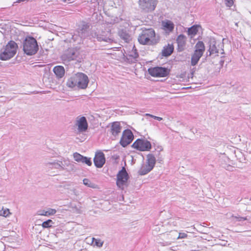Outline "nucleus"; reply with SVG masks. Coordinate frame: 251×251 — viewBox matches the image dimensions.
Returning <instances> with one entry per match:
<instances>
[{
	"label": "nucleus",
	"instance_id": "6",
	"mask_svg": "<svg viewBox=\"0 0 251 251\" xmlns=\"http://www.w3.org/2000/svg\"><path fill=\"white\" fill-rule=\"evenodd\" d=\"M92 38H96L99 41L110 42L112 41L111 33L99 29L91 31L90 35Z\"/></svg>",
	"mask_w": 251,
	"mask_h": 251
},
{
	"label": "nucleus",
	"instance_id": "10",
	"mask_svg": "<svg viewBox=\"0 0 251 251\" xmlns=\"http://www.w3.org/2000/svg\"><path fill=\"white\" fill-rule=\"evenodd\" d=\"M149 74L153 77H165L169 74V70L166 68L156 67L148 69Z\"/></svg>",
	"mask_w": 251,
	"mask_h": 251
},
{
	"label": "nucleus",
	"instance_id": "4",
	"mask_svg": "<svg viewBox=\"0 0 251 251\" xmlns=\"http://www.w3.org/2000/svg\"><path fill=\"white\" fill-rule=\"evenodd\" d=\"M36 40L32 37H26L23 42V50L28 55L35 54L38 50Z\"/></svg>",
	"mask_w": 251,
	"mask_h": 251
},
{
	"label": "nucleus",
	"instance_id": "20",
	"mask_svg": "<svg viewBox=\"0 0 251 251\" xmlns=\"http://www.w3.org/2000/svg\"><path fill=\"white\" fill-rule=\"evenodd\" d=\"M77 56L76 52L74 49H70L67 53L62 55V59L68 61L75 60Z\"/></svg>",
	"mask_w": 251,
	"mask_h": 251
},
{
	"label": "nucleus",
	"instance_id": "12",
	"mask_svg": "<svg viewBox=\"0 0 251 251\" xmlns=\"http://www.w3.org/2000/svg\"><path fill=\"white\" fill-rule=\"evenodd\" d=\"M133 138V134L131 131L129 129H126L123 132L120 144L122 147H126L131 143Z\"/></svg>",
	"mask_w": 251,
	"mask_h": 251
},
{
	"label": "nucleus",
	"instance_id": "8",
	"mask_svg": "<svg viewBox=\"0 0 251 251\" xmlns=\"http://www.w3.org/2000/svg\"><path fill=\"white\" fill-rule=\"evenodd\" d=\"M116 184L118 187L123 190L127 186V181L128 178V174L124 167L117 174Z\"/></svg>",
	"mask_w": 251,
	"mask_h": 251
},
{
	"label": "nucleus",
	"instance_id": "5",
	"mask_svg": "<svg viewBox=\"0 0 251 251\" xmlns=\"http://www.w3.org/2000/svg\"><path fill=\"white\" fill-rule=\"evenodd\" d=\"M205 50V46L202 41H198L195 45V50L191 57L192 66H195L203 55Z\"/></svg>",
	"mask_w": 251,
	"mask_h": 251
},
{
	"label": "nucleus",
	"instance_id": "41",
	"mask_svg": "<svg viewBox=\"0 0 251 251\" xmlns=\"http://www.w3.org/2000/svg\"><path fill=\"white\" fill-rule=\"evenodd\" d=\"M73 39L74 40V41H76L77 40V35H74L73 36V37H72Z\"/></svg>",
	"mask_w": 251,
	"mask_h": 251
},
{
	"label": "nucleus",
	"instance_id": "36",
	"mask_svg": "<svg viewBox=\"0 0 251 251\" xmlns=\"http://www.w3.org/2000/svg\"><path fill=\"white\" fill-rule=\"evenodd\" d=\"M62 161V170H64L65 169L66 167H69L70 166H71L72 164L70 163V161L69 160H63Z\"/></svg>",
	"mask_w": 251,
	"mask_h": 251
},
{
	"label": "nucleus",
	"instance_id": "43",
	"mask_svg": "<svg viewBox=\"0 0 251 251\" xmlns=\"http://www.w3.org/2000/svg\"><path fill=\"white\" fill-rule=\"evenodd\" d=\"M145 115H146V116H149V117H151V118H152V116H153L152 115H151V114H148V113L146 114Z\"/></svg>",
	"mask_w": 251,
	"mask_h": 251
},
{
	"label": "nucleus",
	"instance_id": "34",
	"mask_svg": "<svg viewBox=\"0 0 251 251\" xmlns=\"http://www.w3.org/2000/svg\"><path fill=\"white\" fill-rule=\"evenodd\" d=\"M73 156L75 160L78 162H81L83 157V156L77 152L74 153L73 154Z\"/></svg>",
	"mask_w": 251,
	"mask_h": 251
},
{
	"label": "nucleus",
	"instance_id": "27",
	"mask_svg": "<svg viewBox=\"0 0 251 251\" xmlns=\"http://www.w3.org/2000/svg\"><path fill=\"white\" fill-rule=\"evenodd\" d=\"M119 36L126 42H128L130 40V35L123 30H121L119 32Z\"/></svg>",
	"mask_w": 251,
	"mask_h": 251
},
{
	"label": "nucleus",
	"instance_id": "42",
	"mask_svg": "<svg viewBox=\"0 0 251 251\" xmlns=\"http://www.w3.org/2000/svg\"><path fill=\"white\" fill-rule=\"evenodd\" d=\"M220 64L221 66H223L224 63V60H223V59H221L220 61Z\"/></svg>",
	"mask_w": 251,
	"mask_h": 251
},
{
	"label": "nucleus",
	"instance_id": "29",
	"mask_svg": "<svg viewBox=\"0 0 251 251\" xmlns=\"http://www.w3.org/2000/svg\"><path fill=\"white\" fill-rule=\"evenodd\" d=\"M11 213L10 212L9 209L7 208L2 207L0 210V216L4 217H7L9 216Z\"/></svg>",
	"mask_w": 251,
	"mask_h": 251
},
{
	"label": "nucleus",
	"instance_id": "1",
	"mask_svg": "<svg viewBox=\"0 0 251 251\" xmlns=\"http://www.w3.org/2000/svg\"><path fill=\"white\" fill-rule=\"evenodd\" d=\"M89 82L88 76L84 74L78 73L71 76L67 82V85L70 88L77 87L80 89H85Z\"/></svg>",
	"mask_w": 251,
	"mask_h": 251
},
{
	"label": "nucleus",
	"instance_id": "31",
	"mask_svg": "<svg viewBox=\"0 0 251 251\" xmlns=\"http://www.w3.org/2000/svg\"><path fill=\"white\" fill-rule=\"evenodd\" d=\"M83 183L85 185L90 188H96L97 187V185L96 184L91 182V181L87 178H84L83 180Z\"/></svg>",
	"mask_w": 251,
	"mask_h": 251
},
{
	"label": "nucleus",
	"instance_id": "13",
	"mask_svg": "<svg viewBox=\"0 0 251 251\" xmlns=\"http://www.w3.org/2000/svg\"><path fill=\"white\" fill-rule=\"evenodd\" d=\"M109 132L114 138L118 137L121 132L122 126L119 122H114L109 125Z\"/></svg>",
	"mask_w": 251,
	"mask_h": 251
},
{
	"label": "nucleus",
	"instance_id": "2",
	"mask_svg": "<svg viewBox=\"0 0 251 251\" xmlns=\"http://www.w3.org/2000/svg\"><path fill=\"white\" fill-rule=\"evenodd\" d=\"M138 36V41L142 45H153L156 43L155 33L152 28L143 29Z\"/></svg>",
	"mask_w": 251,
	"mask_h": 251
},
{
	"label": "nucleus",
	"instance_id": "3",
	"mask_svg": "<svg viewBox=\"0 0 251 251\" xmlns=\"http://www.w3.org/2000/svg\"><path fill=\"white\" fill-rule=\"evenodd\" d=\"M17 44L13 41H10L0 50V59L7 60L13 57L16 53Z\"/></svg>",
	"mask_w": 251,
	"mask_h": 251
},
{
	"label": "nucleus",
	"instance_id": "39",
	"mask_svg": "<svg viewBox=\"0 0 251 251\" xmlns=\"http://www.w3.org/2000/svg\"><path fill=\"white\" fill-rule=\"evenodd\" d=\"M226 6L230 7L233 4V0H225Z\"/></svg>",
	"mask_w": 251,
	"mask_h": 251
},
{
	"label": "nucleus",
	"instance_id": "24",
	"mask_svg": "<svg viewBox=\"0 0 251 251\" xmlns=\"http://www.w3.org/2000/svg\"><path fill=\"white\" fill-rule=\"evenodd\" d=\"M147 164L153 169L156 163L155 157L153 155L149 154L147 155Z\"/></svg>",
	"mask_w": 251,
	"mask_h": 251
},
{
	"label": "nucleus",
	"instance_id": "11",
	"mask_svg": "<svg viewBox=\"0 0 251 251\" xmlns=\"http://www.w3.org/2000/svg\"><path fill=\"white\" fill-rule=\"evenodd\" d=\"M132 147L140 151H148L151 149V145L147 140L138 139L133 143Z\"/></svg>",
	"mask_w": 251,
	"mask_h": 251
},
{
	"label": "nucleus",
	"instance_id": "30",
	"mask_svg": "<svg viewBox=\"0 0 251 251\" xmlns=\"http://www.w3.org/2000/svg\"><path fill=\"white\" fill-rule=\"evenodd\" d=\"M92 240L94 246L100 248L103 246V241H101L100 239H96L93 237Z\"/></svg>",
	"mask_w": 251,
	"mask_h": 251
},
{
	"label": "nucleus",
	"instance_id": "16",
	"mask_svg": "<svg viewBox=\"0 0 251 251\" xmlns=\"http://www.w3.org/2000/svg\"><path fill=\"white\" fill-rule=\"evenodd\" d=\"M45 165L49 170L57 169L59 171H62V161L61 160H54L47 161L45 163Z\"/></svg>",
	"mask_w": 251,
	"mask_h": 251
},
{
	"label": "nucleus",
	"instance_id": "44",
	"mask_svg": "<svg viewBox=\"0 0 251 251\" xmlns=\"http://www.w3.org/2000/svg\"><path fill=\"white\" fill-rule=\"evenodd\" d=\"M63 2H69L70 1H71V0H62Z\"/></svg>",
	"mask_w": 251,
	"mask_h": 251
},
{
	"label": "nucleus",
	"instance_id": "9",
	"mask_svg": "<svg viewBox=\"0 0 251 251\" xmlns=\"http://www.w3.org/2000/svg\"><path fill=\"white\" fill-rule=\"evenodd\" d=\"M157 4L156 0H139L140 8L145 12L153 11Z\"/></svg>",
	"mask_w": 251,
	"mask_h": 251
},
{
	"label": "nucleus",
	"instance_id": "23",
	"mask_svg": "<svg viewBox=\"0 0 251 251\" xmlns=\"http://www.w3.org/2000/svg\"><path fill=\"white\" fill-rule=\"evenodd\" d=\"M174 50V47L172 45L168 44L167 46L164 47L162 53L164 56L170 55Z\"/></svg>",
	"mask_w": 251,
	"mask_h": 251
},
{
	"label": "nucleus",
	"instance_id": "33",
	"mask_svg": "<svg viewBox=\"0 0 251 251\" xmlns=\"http://www.w3.org/2000/svg\"><path fill=\"white\" fill-rule=\"evenodd\" d=\"M53 224L54 223L51 220L49 219L44 222L42 224V226L43 228H49L51 227Z\"/></svg>",
	"mask_w": 251,
	"mask_h": 251
},
{
	"label": "nucleus",
	"instance_id": "7",
	"mask_svg": "<svg viewBox=\"0 0 251 251\" xmlns=\"http://www.w3.org/2000/svg\"><path fill=\"white\" fill-rule=\"evenodd\" d=\"M209 51L210 55L221 53L224 54V44L220 40H216L214 38H210L209 42Z\"/></svg>",
	"mask_w": 251,
	"mask_h": 251
},
{
	"label": "nucleus",
	"instance_id": "21",
	"mask_svg": "<svg viewBox=\"0 0 251 251\" xmlns=\"http://www.w3.org/2000/svg\"><path fill=\"white\" fill-rule=\"evenodd\" d=\"M56 212L55 209L48 208L47 209L39 210L37 212V214L39 216H50L54 215Z\"/></svg>",
	"mask_w": 251,
	"mask_h": 251
},
{
	"label": "nucleus",
	"instance_id": "37",
	"mask_svg": "<svg viewBox=\"0 0 251 251\" xmlns=\"http://www.w3.org/2000/svg\"><path fill=\"white\" fill-rule=\"evenodd\" d=\"M232 217L233 219H235L237 221H243L245 220H248V218L247 217H242L240 216H234L233 215L232 216Z\"/></svg>",
	"mask_w": 251,
	"mask_h": 251
},
{
	"label": "nucleus",
	"instance_id": "15",
	"mask_svg": "<svg viewBox=\"0 0 251 251\" xmlns=\"http://www.w3.org/2000/svg\"><path fill=\"white\" fill-rule=\"evenodd\" d=\"M105 162V158L104 153L101 151L97 152L94 158V163L97 168L102 167Z\"/></svg>",
	"mask_w": 251,
	"mask_h": 251
},
{
	"label": "nucleus",
	"instance_id": "17",
	"mask_svg": "<svg viewBox=\"0 0 251 251\" xmlns=\"http://www.w3.org/2000/svg\"><path fill=\"white\" fill-rule=\"evenodd\" d=\"M162 29L167 34H170L173 32L175 27V25L173 22L169 20H165L161 22Z\"/></svg>",
	"mask_w": 251,
	"mask_h": 251
},
{
	"label": "nucleus",
	"instance_id": "38",
	"mask_svg": "<svg viewBox=\"0 0 251 251\" xmlns=\"http://www.w3.org/2000/svg\"><path fill=\"white\" fill-rule=\"evenodd\" d=\"M187 236L188 235L186 233L180 232L178 237H177V239L186 238Z\"/></svg>",
	"mask_w": 251,
	"mask_h": 251
},
{
	"label": "nucleus",
	"instance_id": "28",
	"mask_svg": "<svg viewBox=\"0 0 251 251\" xmlns=\"http://www.w3.org/2000/svg\"><path fill=\"white\" fill-rule=\"evenodd\" d=\"M234 154L240 162H242L245 160L244 155L239 150L236 149L234 150Z\"/></svg>",
	"mask_w": 251,
	"mask_h": 251
},
{
	"label": "nucleus",
	"instance_id": "35",
	"mask_svg": "<svg viewBox=\"0 0 251 251\" xmlns=\"http://www.w3.org/2000/svg\"><path fill=\"white\" fill-rule=\"evenodd\" d=\"M81 163H85L89 166L92 165V161L91 160V158L85 156L83 157V159Z\"/></svg>",
	"mask_w": 251,
	"mask_h": 251
},
{
	"label": "nucleus",
	"instance_id": "26",
	"mask_svg": "<svg viewBox=\"0 0 251 251\" xmlns=\"http://www.w3.org/2000/svg\"><path fill=\"white\" fill-rule=\"evenodd\" d=\"M185 37L183 34L179 35L176 39L177 43L179 49L182 50L185 45Z\"/></svg>",
	"mask_w": 251,
	"mask_h": 251
},
{
	"label": "nucleus",
	"instance_id": "18",
	"mask_svg": "<svg viewBox=\"0 0 251 251\" xmlns=\"http://www.w3.org/2000/svg\"><path fill=\"white\" fill-rule=\"evenodd\" d=\"M89 26L87 25H83L81 28L77 31L78 36L80 37V40L78 43H80L82 39H84L89 36L88 30Z\"/></svg>",
	"mask_w": 251,
	"mask_h": 251
},
{
	"label": "nucleus",
	"instance_id": "32",
	"mask_svg": "<svg viewBox=\"0 0 251 251\" xmlns=\"http://www.w3.org/2000/svg\"><path fill=\"white\" fill-rule=\"evenodd\" d=\"M198 31V27L197 26H192L188 29V34L192 36L195 35Z\"/></svg>",
	"mask_w": 251,
	"mask_h": 251
},
{
	"label": "nucleus",
	"instance_id": "22",
	"mask_svg": "<svg viewBox=\"0 0 251 251\" xmlns=\"http://www.w3.org/2000/svg\"><path fill=\"white\" fill-rule=\"evenodd\" d=\"M53 71L58 78H62L65 74L64 68L61 66L54 67Z\"/></svg>",
	"mask_w": 251,
	"mask_h": 251
},
{
	"label": "nucleus",
	"instance_id": "25",
	"mask_svg": "<svg viewBox=\"0 0 251 251\" xmlns=\"http://www.w3.org/2000/svg\"><path fill=\"white\" fill-rule=\"evenodd\" d=\"M152 170V169L148 166L147 164H143L140 170L138 171V174L141 176L145 175L149 173Z\"/></svg>",
	"mask_w": 251,
	"mask_h": 251
},
{
	"label": "nucleus",
	"instance_id": "19",
	"mask_svg": "<svg viewBox=\"0 0 251 251\" xmlns=\"http://www.w3.org/2000/svg\"><path fill=\"white\" fill-rule=\"evenodd\" d=\"M138 57V53L136 49L132 48V50L129 51L128 55H127V61L130 63H134L137 60Z\"/></svg>",
	"mask_w": 251,
	"mask_h": 251
},
{
	"label": "nucleus",
	"instance_id": "40",
	"mask_svg": "<svg viewBox=\"0 0 251 251\" xmlns=\"http://www.w3.org/2000/svg\"><path fill=\"white\" fill-rule=\"evenodd\" d=\"M152 118L159 121H161L162 120V118L161 117H157L156 116H152Z\"/></svg>",
	"mask_w": 251,
	"mask_h": 251
},
{
	"label": "nucleus",
	"instance_id": "14",
	"mask_svg": "<svg viewBox=\"0 0 251 251\" xmlns=\"http://www.w3.org/2000/svg\"><path fill=\"white\" fill-rule=\"evenodd\" d=\"M75 125L79 132H85L88 128V123L86 118L84 116H78L76 119Z\"/></svg>",
	"mask_w": 251,
	"mask_h": 251
}]
</instances>
